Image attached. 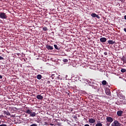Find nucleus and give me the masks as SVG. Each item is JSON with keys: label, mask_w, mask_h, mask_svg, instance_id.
Segmentation results:
<instances>
[{"label": "nucleus", "mask_w": 126, "mask_h": 126, "mask_svg": "<svg viewBox=\"0 0 126 126\" xmlns=\"http://www.w3.org/2000/svg\"><path fill=\"white\" fill-rule=\"evenodd\" d=\"M31 126H37V125L35 124H33L31 125Z\"/></svg>", "instance_id": "23"}, {"label": "nucleus", "mask_w": 126, "mask_h": 126, "mask_svg": "<svg viewBox=\"0 0 126 126\" xmlns=\"http://www.w3.org/2000/svg\"><path fill=\"white\" fill-rule=\"evenodd\" d=\"M123 114V111H121V110L118 111L117 113V114L119 117H122Z\"/></svg>", "instance_id": "7"}, {"label": "nucleus", "mask_w": 126, "mask_h": 126, "mask_svg": "<svg viewBox=\"0 0 126 126\" xmlns=\"http://www.w3.org/2000/svg\"><path fill=\"white\" fill-rule=\"evenodd\" d=\"M124 19H125V20H126V15H125V16H124Z\"/></svg>", "instance_id": "30"}, {"label": "nucleus", "mask_w": 126, "mask_h": 126, "mask_svg": "<svg viewBox=\"0 0 126 126\" xmlns=\"http://www.w3.org/2000/svg\"><path fill=\"white\" fill-rule=\"evenodd\" d=\"M47 27H43V31H44V32H47Z\"/></svg>", "instance_id": "20"}, {"label": "nucleus", "mask_w": 126, "mask_h": 126, "mask_svg": "<svg viewBox=\"0 0 126 126\" xmlns=\"http://www.w3.org/2000/svg\"><path fill=\"white\" fill-rule=\"evenodd\" d=\"M0 18L2 19H6L7 15L4 12H0Z\"/></svg>", "instance_id": "2"}, {"label": "nucleus", "mask_w": 126, "mask_h": 126, "mask_svg": "<svg viewBox=\"0 0 126 126\" xmlns=\"http://www.w3.org/2000/svg\"><path fill=\"white\" fill-rule=\"evenodd\" d=\"M105 93H106V95H111V92H110L109 89H107L105 91Z\"/></svg>", "instance_id": "10"}, {"label": "nucleus", "mask_w": 126, "mask_h": 126, "mask_svg": "<svg viewBox=\"0 0 126 126\" xmlns=\"http://www.w3.org/2000/svg\"><path fill=\"white\" fill-rule=\"evenodd\" d=\"M107 81L105 80H103L102 82V85H107Z\"/></svg>", "instance_id": "15"}, {"label": "nucleus", "mask_w": 126, "mask_h": 126, "mask_svg": "<svg viewBox=\"0 0 126 126\" xmlns=\"http://www.w3.org/2000/svg\"><path fill=\"white\" fill-rule=\"evenodd\" d=\"M3 59H3V57L0 56V60H3Z\"/></svg>", "instance_id": "25"}, {"label": "nucleus", "mask_w": 126, "mask_h": 126, "mask_svg": "<svg viewBox=\"0 0 126 126\" xmlns=\"http://www.w3.org/2000/svg\"><path fill=\"white\" fill-rule=\"evenodd\" d=\"M46 48L48 50H53V47L51 45H46Z\"/></svg>", "instance_id": "8"}, {"label": "nucleus", "mask_w": 126, "mask_h": 126, "mask_svg": "<svg viewBox=\"0 0 126 126\" xmlns=\"http://www.w3.org/2000/svg\"><path fill=\"white\" fill-rule=\"evenodd\" d=\"M42 75L41 74H38L36 76V78L38 80H40L42 78Z\"/></svg>", "instance_id": "14"}, {"label": "nucleus", "mask_w": 126, "mask_h": 126, "mask_svg": "<svg viewBox=\"0 0 126 126\" xmlns=\"http://www.w3.org/2000/svg\"><path fill=\"white\" fill-rule=\"evenodd\" d=\"M106 123H113V118H112V117H107L106 118Z\"/></svg>", "instance_id": "3"}, {"label": "nucleus", "mask_w": 126, "mask_h": 126, "mask_svg": "<svg viewBox=\"0 0 126 126\" xmlns=\"http://www.w3.org/2000/svg\"><path fill=\"white\" fill-rule=\"evenodd\" d=\"M85 126H90V125H88V124H86V125H85Z\"/></svg>", "instance_id": "29"}, {"label": "nucleus", "mask_w": 126, "mask_h": 126, "mask_svg": "<svg viewBox=\"0 0 126 126\" xmlns=\"http://www.w3.org/2000/svg\"><path fill=\"white\" fill-rule=\"evenodd\" d=\"M107 125L109 126V124H107Z\"/></svg>", "instance_id": "31"}, {"label": "nucleus", "mask_w": 126, "mask_h": 126, "mask_svg": "<svg viewBox=\"0 0 126 126\" xmlns=\"http://www.w3.org/2000/svg\"><path fill=\"white\" fill-rule=\"evenodd\" d=\"M0 126H7V125L6 124H2L0 125Z\"/></svg>", "instance_id": "24"}, {"label": "nucleus", "mask_w": 126, "mask_h": 126, "mask_svg": "<svg viewBox=\"0 0 126 126\" xmlns=\"http://www.w3.org/2000/svg\"><path fill=\"white\" fill-rule=\"evenodd\" d=\"M121 71L122 73L126 72V69L125 68H122Z\"/></svg>", "instance_id": "17"}, {"label": "nucleus", "mask_w": 126, "mask_h": 126, "mask_svg": "<svg viewBox=\"0 0 126 126\" xmlns=\"http://www.w3.org/2000/svg\"><path fill=\"white\" fill-rule=\"evenodd\" d=\"M54 47L55 48L56 50H60V48H59V47H58V45H54Z\"/></svg>", "instance_id": "18"}, {"label": "nucleus", "mask_w": 126, "mask_h": 126, "mask_svg": "<svg viewBox=\"0 0 126 126\" xmlns=\"http://www.w3.org/2000/svg\"><path fill=\"white\" fill-rule=\"evenodd\" d=\"M112 126H120V124L118 121H115L112 124Z\"/></svg>", "instance_id": "4"}, {"label": "nucleus", "mask_w": 126, "mask_h": 126, "mask_svg": "<svg viewBox=\"0 0 126 126\" xmlns=\"http://www.w3.org/2000/svg\"><path fill=\"white\" fill-rule=\"evenodd\" d=\"M107 42H108V43L110 45H113L116 43V42L113 40H108Z\"/></svg>", "instance_id": "12"}, {"label": "nucleus", "mask_w": 126, "mask_h": 126, "mask_svg": "<svg viewBox=\"0 0 126 126\" xmlns=\"http://www.w3.org/2000/svg\"><path fill=\"white\" fill-rule=\"evenodd\" d=\"M26 113H27L28 115H30V116L32 117H35L36 116L35 112H32V110L28 109L26 111Z\"/></svg>", "instance_id": "1"}, {"label": "nucleus", "mask_w": 126, "mask_h": 126, "mask_svg": "<svg viewBox=\"0 0 126 126\" xmlns=\"http://www.w3.org/2000/svg\"><path fill=\"white\" fill-rule=\"evenodd\" d=\"M124 31L125 32H126V28H124Z\"/></svg>", "instance_id": "28"}, {"label": "nucleus", "mask_w": 126, "mask_h": 126, "mask_svg": "<svg viewBox=\"0 0 126 126\" xmlns=\"http://www.w3.org/2000/svg\"><path fill=\"white\" fill-rule=\"evenodd\" d=\"M36 98L38 99V100H42L44 97H43V96L41 94H38L37 96H36Z\"/></svg>", "instance_id": "9"}, {"label": "nucleus", "mask_w": 126, "mask_h": 126, "mask_svg": "<svg viewBox=\"0 0 126 126\" xmlns=\"http://www.w3.org/2000/svg\"><path fill=\"white\" fill-rule=\"evenodd\" d=\"M104 55H105V56H107L108 55V53L107 52H105L104 53Z\"/></svg>", "instance_id": "26"}, {"label": "nucleus", "mask_w": 126, "mask_h": 126, "mask_svg": "<svg viewBox=\"0 0 126 126\" xmlns=\"http://www.w3.org/2000/svg\"><path fill=\"white\" fill-rule=\"evenodd\" d=\"M63 63H68V60L66 59H64L63 60Z\"/></svg>", "instance_id": "21"}, {"label": "nucleus", "mask_w": 126, "mask_h": 126, "mask_svg": "<svg viewBox=\"0 0 126 126\" xmlns=\"http://www.w3.org/2000/svg\"><path fill=\"white\" fill-rule=\"evenodd\" d=\"M91 16L94 18L96 17L98 19H100V17L99 16V15H96V14L95 13H92Z\"/></svg>", "instance_id": "5"}, {"label": "nucleus", "mask_w": 126, "mask_h": 126, "mask_svg": "<svg viewBox=\"0 0 126 126\" xmlns=\"http://www.w3.org/2000/svg\"><path fill=\"white\" fill-rule=\"evenodd\" d=\"M89 123L94 124V123H95V120L94 118H89Z\"/></svg>", "instance_id": "6"}, {"label": "nucleus", "mask_w": 126, "mask_h": 126, "mask_svg": "<svg viewBox=\"0 0 126 126\" xmlns=\"http://www.w3.org/2000/svg\"><path fill=\"white\" fill-rule=\"evenodd\" d=\"M3 114L4 115H6L7 116H10L11 115V113H10L8 111H3Z\"/></svg>", "instance_id": "13"}, {"label": "nucleus", "mask_w": 126, "mask_h": 126, "mask_svg": "<svg viewBox=\"0 0 126 126\" xmlns=\"http://www.w3.org/2000/svg\"><path fill=\"white\" fill-rule=\"evenodd\" d=\"M2 79V76L0 75V79Z\"/></svg>", "instance_id": "27"}, {"label": "nucleus", "mask_w": 126, "mask_h": 126, "mask_svg": "<svg viewBox=\"0 0 126 126\" xmlns=\"http://www.w3.org/2000/svg\"><path fill=\"white\" fill-rule=\"evenodd\" d=\"M125 123H126V122H125Z\"/></svg>", "instance_id": "33"}, {"label": "nucleus", "mask_w": 126, "mask_h": 126, "mask_svg": "<svg viewBox=\"0 0 126 126\" xmlns=\"http://www.w3.org/2000/svg\"><path fill=\"white\" fill-rule=\"evenodd\" d=\"M100 42H105L106 41H107V38H105V37H102L100 38Z\"/></svg>", "instance_id": "11"}, {"label": "nucleus", "mask_w": 126, "mask_h": 126, "mask_svg": "<svg viewBox=\"0 0 126 126\" xmlns=\"http://www.w3.org/2000/svg\"><path fill=\"white\" fill-rule=\"evenodd\" d=\"M0 124H1V121H0Z\"/></svg>", "instance_id": "32"}, {"label": "nucleus", "mask_w": 126, "mask_h": 126, "mask_svg": "<svg viewBox=\"0 0 126 126\" xmlns=\"http://www.w3.org/2000/svg\"><path fill=\"white\" fill-rule=\"evenodd\" d=\"M95 126H102V124L100 123H98L96 124Z\"/></svg>", "instance_id": "19"}, {"label": "nucleus", "mask_w": 126, "mask_h": 126, "mask_svg": "<svg viewBox=\"0 0 126 126\" xmlns=\"http://www.w3.org/2000/svg\"><path fill=\"white\" fill-rule=\"evenodd\" d=\"M122 61L124 62V63H126V58H122Z\"/></svg>", "instance_id": "22"}, {"label": "nucleus", "mask_w": 126, "mask_h": 126, "mask_svg": "<svg viewBox=\"0 0 126 126\" xmlns=\"http://www.w3.org/2000/svg\"><path fill=\"white\" fill-rule=\"evenodd\" d=\"M60 122L59 120H58L57 121H56V125H58L59 126H61V123L59 122Z\"/></svg>", "instance_id": "16"}]
</instances>
